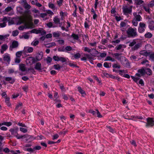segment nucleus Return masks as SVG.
<instances>
[{
  "mask_svg": "<svg viewBox=\"0 0 154 154\" xmlns=\"http://www.w3.org/2000/svg\"><path fill=\"white\" fill-rule=\"evenodd\" d=\"M21 3L22 6L26 10L24 12H20V14L24 16V19L25 20L26 17V15L28 14L29 11V9L30 8L31 6L28 4L26 0H23Z\"/></svg>",
  "mask_w": 154,
  "mask_h": 154,
  "instance_id": "f257e3e1",
  "label": "nucleus"
},
{
  "mask_svg": "<svg viewBox=\"0 0 154 154\" xmlns=\"http://www.w3.org/2000/svg\"><path fill=\"white\" fill-rule=\"evenodd\" d=\"M127 33L128 34V37H134L137 35L136 31V29H134L131 27H130L128 29L127 31Z\"/></svg>",
  "mask_w": 154,
  "mask_h": 154,
  "instance_id": "f03ea898",
  "label": "nucleus"
},
{
  "mask_svg": "<svg viewBox=\"0 0 154 154\" xmlns=\"http://www.w3.org/2000/svg\"><path fill=\"white\" fill-rule=\"evenodd\" d=\"M118 60H120L122 64L125 67L130 66V64L128 60L125 57L120 56L119 58H118Z\"/></svg>",
  "mask_w": 154,
  "mask_h": 154,
  "instance_id": "7ed1b4c3",
  "label": "nucleus"
},
{
  "mask_svg": "<svg viewBox=\"0 0 154 154\" xmlns=\"http://www.w3.org/2000/svg\"><path fill=\"white\" fill-rule=\"evenodd\" d=\"M14 18L9 17H4V19L3 21L8 22V24L9 26H11L14 24Z\"/></svg>",
  "mask_w": 154,
  "mask_h": 154,
  "instance_id": "20e7f679",
  "label": "nucleus"
},
{
  "mask_svg": "<svg viewBox=\"0 0 154 154\" xmlns=\"http://www.w3.org/2000/svg\"><path fill=\"white\" fill-rule=\"evenodd\" d=\"M154 118H148L147 119V122L146 123V126L148 127L149 126L152 127L154 125Z\"/></svg>",
  "mask_w": 154,
  "mask_h": 154,
  "instance_id": "39448f33",
  "label": "nucleus"
},
{
  "mask_svg": "<svg viewBox=\"0 0 154 154\" xmlns=\"http://www.w3.org/2000/svg\"><path fill=\"white\" fill-rule=\"evenodd\" d=\"M18 42L17 41H14L12 42L11 45L10 46V49L11 50H12L13 48H17L18 47Z\"/></svg>",
  "mask_w": 154,
  "mask_h": 154,
  "instance_id": "423d86ee",
  "label": "nucleus"
},
{
  "mask_svg": "<svg viewBox=\"0 0 154 154\" xmlns=\"http://www.w3.org/2000/svg\"><path fill=\"white\" fill-rule=\"evenodd\" d=\"M125 7H127V6H126ZM123 12L124 13V14H130L132 11V8H130L128 9L127 8H125L124 7H123Z\"/></svg>",
  "mask_w": 154,
  "mask_h": 154,
  "instance_id": "0eeeda50",
  "label": "nucleus"
},
{
  "mask_svg": "<svg viewBox=\"0 0 154 154\" xmlns=\"http://www.w3.org/2000/svg\"><path fill=\"white\" fill-rule=\"evenodd\" d=\"M8 46L6 44H5L1 46V48L0 50L1 53L2 54H3L4 51L8 49Z\"/></svg>",
  "mask_w": 154,
  "mask_h": 154,
  "instance_id": "6e6552de",
  "label": "nucleus"
},
{
  "mask_svg": "<svg viewBox=\"0 0 154 154\" xmlns=\"http://www.w3.org/2000/svg\"><path fill=\"white\" fill-rule=\"evenodd\" d=\"M133 15L135 17L136 20L138 21H140L141 20V17L139 14H137V13L134 12L133 13Z\"/></svg>",
  "mask_w": 154,
  "mask_h": 154,
  "instance_id": "1a4fd4ad",
  "label": "nucleus"
},
{
  "mask_svg": "<svg viewBox=\"0 0 154 154\" xmlns=\"http://www.w3.org/2000/svg\"><path fill=\"white\" fill-rule=\"evenodd\" d=\"M3 60L5 61L9 62L10 60V57L9 55L8 54H6L3 57Z\"/></svg>",
  "mask_w": 154,
  "mask_h": 154,
  "instance_id": "9d476101",
  "label": "nucleus"
},
{
  "mask_svg": "<svg viewBox=\"0 0 154 154\" xmlns=\"http://www.w3.org/2000/svg\"><path fill=\"white\" fill-rule=\"evenodd\" d=\"M34 68L38 71L41 70L42 69L41 63L39 62L36 63L35 66Z\"/></svg>",
  "mask_w": 154,
  "mask_h": 154,
  "instance_id": "9b49d317",
  "label": "nucleus"
},
{
  "mask_svg": "<svg viewBox=\"0 0 154 154\" xmlns=\"http://www.w3.org/2000/svg\"><path fill=\"white\" fill-rule=\"evenodd\" d=\"M5 80L9 82L12 84H13L15 81V80L12 79L11 77H6L5 79Z\"/></svg>",
  "mask_w": 154,
  "mask_h": 154,
  "instance_id": "f8f14e48",
  "label": "nucleus"
},
{
  "mask_svg": "<svg viewBox=\"0 0 154 154\" xmlns=\"http://www.w3.org/2000/svg\"><path fill=\"white\" fill-rule=\"evenodd\" d=\"M42 57L43 53L42 52H41L36 56V58L37 59V60L39 61L42 59Z\"/></svg>",
  "mask_w": 154,
  "mask_h": 154,
  "instance_id": "ddd939ff",
  "label": "nucleus"
},
{
  "mask_svg": "<svg viewBox=\"0 0 154 154\" xmlns=\"http://www.w3.org/2000/svg\"><path fill=\"white\" fill-rule=\"evenodd\" d=\"M4 19V17L2 19V21L3 22L2 23H0V27L1 28H3L5 27L7 25V22L3 21Z\"/></svg>",
  "mask_w": 154,
  "mask_h": 154,
  "instance_id": "4468645a",
  "label": "nucleus"
},
{
  "mask_svg": "<svg viewBox=\"0 0 154 154\" xmlns=\"http://www.w3.org/2000/svg\"><path fill=\"white\" fill-rule=\"evenodd\" d=\"M78 91L82 94V96L84 97L83 94H84L85 95H86L85 91H84L80 87H78Z\"/></svg>",
  "mask_w": 154,
  "mask_h": 154,
  "instance_id": "2eb2a0df",
  "label": "nucleus"
},
{
  "mask_svg": "<svg viewBox=\"0 0 154 154\" xmlns=\"http://www.w3.org/2000/svg\"><path fill=\"white\" fill-rule=\"evenodd\" d=\"M91 55H89L88 54H86L85 55V56L87 58H88L89 60H91L92 59H93L94 57H96V55H93L92 54L90 53Z\"/></svg>",
  "mask_w": 154,
  "mask_h": 154,
  "instance_id": "dca6fc26",
  "label": "nucleus"
},
{
  "mask_svg": "<svg viewBox=\"0 0 154 154\" xmlns=\"http://www.w3.org/2000/svg\"><path fill=\"white\" fill-rule=\"evenodd\" d=\"M19 51H18L16 53L17 57L15 60V62L16 63H19Z\"/></svg>",
  "mask_w": 154,
  "mask_h": 154,
  "instance_id": "f3484780",
  "label": "nucleus"
},
{
  "mask_svg": "<svg viewBox=\"0 0 154 154\" xmlns=\"http://www.w3.org/2000/svg\"><path fill=\"white\" fill-rule=\"evenodd\" d=\"M56 44L55 42H52L50 43L47 44L45 45V46L46 48H49L52 47L53 46H55Z\"/></svg>",
  "mask_w": 154,
  "mask_h": 154,
  "instance_id": "a211bd4d",
  "label": "nucleus"
},
{
  "mask_svg": "<svg viewBox=\"0 0 154 154\" xmlns=\"http://www.w3.org/2000/svg\"><path fill=\"white\" fill-rule=\"evenodd\" d=\"M138 72L140 73L141 74L142 76L144 75L146 73V71L144 69H138Z\"/></svg>",
  "mask_w": 154,
  "mask_h": 154,
  "instance_id": "6ab92c4d",
  "label": "nucleus"
},
{
  "mask_svg": "<svg viewBox=\"0 0 154 154\" xmlns=\"http://www.w3.org/2000/svg\"><path fill=\"white\" fill-rule=\"evenodd\" d=\"M10 98L8 97H6L5 98V102L7 105L8 106H11V104L9 102Z\"/></svg>",
  "mask_w": 154,
  "mask_h": 154,
  "instance_id": "aec40b11",
  "label": "nucleus"
},
{
  "mask_svg": "<svg viewBox=\"0 0 154 154\" xmlns=\"http://www.w3.org/2000/svg\"><path fill=\"white\" fill-rule=\"evenodd\" d=\"M31 57H28L26 60V62L27 64H30V65L32 64L31 61Z\"/></svg>",
  "mask_w": 154,
  "mask_h": 154,
  "instance_id": "412c9836",
  "label": "nucleus"
},
{
  "mask_svg": "<svg viewBox=\"0 0 154 154\" xmlns=\"http://www.w3.org/2000/svg\"><path fill=\"white\" fill-rule=\"evenodd\" d=\"M141 45V44L139 43L136 44L133 48H132V50L134 51L140 47Z\"/></svg>",
  "mask_w": 154,
  "mask_h": 154,
  "instance_id": "4be33fe9",
  "label": "nucleus"
},
{
  "mask_svg": "<svg viewBox=\"0 0 154 154\" xmlns=\"http://www.w3.org/2000/svg\"><path fill=\"white\" fill-rule=\"evenodd\" d=\"M20 70H21L22 71H25V67L24 64H20Z\"/></svg>",
  "mask_w": 154,
  "mask_h": 154,
  "instance_id": "5701e85b",
  "label": "nucleus"
},
{
  "mask_svg": "<svg viewBox=\"0 0 154 154\" xmlns=\"http://www.w3.org/2000/svg\"><path fill=\"white\" fill-rule=\"evenodd\" d=\"M12 134L16 136L18 139H19V135L18 134L17 131L15 129Z\"/></svg>",
  "mask_w": 154,
  "mask_h": 154,
  "instance_id": "b1692460",
  "label": "nucleus"
},
{
  "mask_svg": "<svg viewBox=\"0 0 154 154\" xmlns=\"http://www.w3.org/2000/svg\"><path fill=\"white\" fill-rule=\"evenodd\" d=\"M3 125H5L8 127H9L12 125V123L11 122H3Z\"/></svg>",
  "mask_w": 154,
  "mask_h": 154,
  "instance_id": "393cba45",
  "label": "nucleus"
},
{
  "mask_svg": "<svg viewBox=\"0 0 154 154\" xmlns=\"http://www.w3.org/2000/svg\"><path fill=\"white\" fill-rule=\"evenodd\" d=\"M147 71L146 72V73L149 75H152V71L149 68H147L146 69Z\"/></svg>",
  "mask_w": 154,
  "mask_h": 154,
  "instance_id": "a878e982",
  "label": "nucleus"
},
{
  "mask_svg": "<svg viewBox=\"0 0 154 154\" xmlns=\"http://www.w3.org/2000/svg\"><path fill=\"white\" fill-rule=\"evenodd\" d=\"M19 32L17 30L13 31L12 32V35L13 36H16L18 35Z\"/></svg>",
  "mask_w": 154,
  "mask_h": 154,
  "instance_id": "bb28decb",
  "label": "nucleus"
},
{
  "mask_svg": "<svg viewBox=\"0 0 154 154\" xmlns=\"http://www.w3.org/2000/svg\"><path fill=\"white\" fill-rule=\"evenodd\" d=\"M152 35L150 32H148L145 35V36L146 38H150L152 37Z\"/></svg>",
  "mask_w": 154,
  "mask_h": 154,
  "instance_id": "cd10ccee",
  "label": "nucleus"
},
{
  "mask_svg": "<svg viewBox=\"0 0 154 154\" xmlns=\"http://www.w3.org/2000/svg\"><path fill=\"white\" fill-rule=\"evenodd\" d=\"M54 21L55 23L60 24V19L57 17H56L54 18Z\"/></svg>",
  "mask_w": 154,
  "mask_h": 154,
  "instance_id": "c85d7f7f",
  "label": "nucleus"
},
{
  "mask_svg": "<svg viewBox=\"0 0 154 154\" xmlns=\"http://www.w3.org/2000/svg\"><path fill=\"white\" fill-rule=\"evenodd\" d=\"M154 5V0H152L148 5V7H152Z\"/></svg>",
  "mask_w": 154,
  "mask_h": 154,
  "instance_id": "c756f323",
  "label": "nucleus"
},
{
  "mask_svg": "<svg viewBox=\"0 0 154 154\" xmlns=\"http://www.w3.org/2000/svg\"><path fill=\"white\" fill-rule=\"evenodd\" d=\"M109 76L110 78H111L113 79H116L119 81H120V78L119 77L114 76L112 75H109Z\"/></svg>",
  "mask_w": 154,
  "mask_h": 154,
  "instance_id": "7c9ffc66",
  "label": "nucleus"
},
{
  "mask_svg": "<svg viewBox=\"0 0 154 154\" xmlns=\"http://www.w3.org/2000/svg\"><path fill=\"white\" fill-rule=\"evenodd\" d=\"M71 36L73 37L74 39L75 40H78L79 38L77 35L73 33L72 34Z\"/></svg>",
  "mask_w": 154,
  "mask_h": 154,
  "instance_id": "2f4dec72",
  "label": "nucleus"
},
{
  "mask_svg": "<svg viewBox=\"0 0 154 154\" xmlns=\"http://www.w3.org/2000/svg\"><path fill=\"white\" fill-rule=\"evenodd\" d=\"M32 58H31V61H32V64H33L35 63V62L39 61V60H37V59H35L33 57H31Z\"/></svg>",
  "mask_w": 154,
  "mask_h": 154,
  "instance_id": "473e14b6",
  "label": "nucleus"
},
{
  "mask_svg": "<svg viewBox=\"0 0 154 154\" xmlns=\"http://www.w3.org/2000/svg\"><path fill=\"white\" fill-rule=\"evenodd\" d=\"M20 131L24 133L27 132L28 131L26 129L21 127H20Z\"/></svg>",
  "mask_w": 154,
  "mask_h": 154,
  "instance_id": "72a5a7b5",
  "label": "nucleus"
},
{
  "mask_svg": "<svg viewBox=\"0 0 154 154\" xmlns=\"http://www.w3.org/2000/svg\"><path fill=\"white\" fill-rule=\"evenodd\" d=\"M52 58L50 57H48L46 58V60L48 63H50L52 61Z\"/></svg>",
  "mask_w": 154,
  "mask_h": 154,
  "instance_id": "f704fd0d",
  "label": "nucleus"
},
{
  "mask_svg": "<svg viewBox=\"0 0 154 154\" xmlns=\"http://www.w3.org/2000/svg\"><path fill=\"white\" fill-rule=\"evenodd\" d=\"M54 68L57 70H60L61 68L59 64L54 65Z\"/></svg>",
  "mask_w": 154,
  "mask_h": 154,
  "instance_id": "c9c22d12",
  "label": "nucleus"
},
{
  "mask_svg": "<svg viewBox=\"0 0 154 154\" xmlns=\"http://www.w3.org/2000/svg\"><path fill=\"white\" fill-rule=\"evenodd\" d=\"M74 57L75 59H78L80 57L81 54L79 53H77L74 55Z\"/></svg>",
  "mask_w": 154,
  "mask_h": 154,
  "instance_id": "e433bc0d",
  "label": "nucleus"
},
{
  "mask_svg": "<svg viewBox=\"0 0 154 154\" xmlns=\"http://www.w3.org/2000/svg\"><path fill=\"white\" fill-rule=\"evenodd\" d=\"M53 59L55 61H58L60 60V57H59L58 56H53Z\"/></svg>",
  "mask_w": 154,
  "mask_h": 154,
  "instance_id": "4c0bfd02",
  "label": "nucleus"
},
{
  "mask_svg": "<svg viewBox=\"0 0 154 154\" xmlns=\"http://www.w3.org/2000/svg\"><path fill=\"white\" fill-rule=\"evenodd\" d=\"M12 9V8L10 7L9 6L8 7H7L5 9V11L6 12H9L10 11H11Z\"/></svg>",
  "mask_w": 154,
  "mask_h": 154,
  "instance_id": "58836bf2",
  "label": "nucleus"
},
{
  "mask_svg": "<svg viewBox=\"0 0 154 154\" xmlns=\"http://www.w3.org/2000/svg\"><path fill=\"white\" fill-rule=\"evenodd\" d=\"M95 110L97 112V117L98 118H102V116L100 114L98 110L97 109H96Z\"/></svg>",
  "mask_w": 154,
  "mask_h": 154,
  "instance_id": "ea45409f",
  "label": "nucleus"
},
{
  "mask_svg": "<svg viewBox=\"0 0 154 154\" xmlns=\"http://www.w3.org/2000/svg\"><path fill=\"white\" fill-rule=\"evenodd\" d=\"M26 150L27 151H29L32 152H33L34 151L33 149H32L31 148H26Z\"/></svg>",
  "mask_w": 154,
  "mask_h": 154,
  "instance_id": "a19ab883",
  "label": "nucleus"
},
{
  "mask_svg": "<svg viewBox=\"0 0 154 154\" xmlns=\"http://www.w3.org/2000/svg\"><path fill=\"white\" fill-rule=\"evenodd\" d=\"M3 151L5 153H8L10 152V150L8 148H6L3 149Z\"/></svg>",
  "mask_w": 154,
  "mask_h": 154,
  "instance_id": "79ce46f5",
  "label": "nucleus"
},
{
  "mask_svg": "<svg viewBox=\"0 0 154 154\" xmlns=\"http://www.w3.org/2000/svg\"><path fill=\"white\" fill-rule=\"evenodd\" d=\"M137 20H135L134 18V19L132 20L133 24L134 26H136L137 25L138 23L137 22Z\"/></svg>",
  "mask_w": 154,
  "mask_h": 154,
  "instance_id": "37998d69",
  "label": "nucleus"
},
{
  "mask_svg": "<svg viewBox=\"0 0 154 154\" xmlns=\"http://www.w3.org/2000/svg\"><path fill=\"white\" fill-rule=\"evenodd\" d=\"M147 53V51L145 50H143L141 51L140 52V54L141 55H145V53Z\"/></svg>",
  "mask_w": 154,
  "mask_h": 154,
  "instance_id": "c03bdc74",
  "label": "nucleus"
},
{
  "mask_svg": "<svg viewBox=\"0 0 154 154\" xmlns=\"http://www.w3.org/2000/svg\"><path fill=\"white\" fill-rule=\"evenodd\" d=\"M60 60L62 62H64L66 61V59L63 57H60Z\"/></svg>",
  "mask_w": 154,
  "mask_h": 154,
  "instance_id": "a18cd8bd",
  "label": "nucleus"
},
{
  "mask_svg": "<svg viewBox=\"0 0 154 154\" xmlns=\"http://www.w3.org/2000/svg\"><path fill=\"white\" fill-rule=\"evenodd\" d=\"M138 31L140 33H142L143 32H144L145 30V29L143 28H142L141 27H139L138 28Z\"/></svg>",
  "mask_w": 154,
  "mask_h": 154,
  "instance_id": "49530a36",
  "label": "nucleus"
},
{
  "mask_svg": "<svg viewBox=\"0 0 154 154\" xmlns=\"http://www.w3.org/2000/svg\"><path fill=\"white\" fill-rule=\"evenodd\" d=\"M53 36L54 37H58L60 35L59 33H57L56 32H54L53 34Z\"/></svg>",
  "mask_w": 154,
  "mask_h": 154,
  "instance_id": "de8ad7c7",
  "label": "nucleus"
},
{
  "mask_svg": "<svg viewBox=\"0 0 154 154\" xmlns=\"http://www.w3.org/2000/svg\"><path fill=\"white\" fill-rule=\"evenodd\" d=\"M65 49L67 51H70L72 50V48L70 46H67L66 47Z\"/></svg>",
  "mask_w": 154,
  "mask_h": 154,
  "instance_id": "09e8293b",
  "label": "nucleus"
},
{
  "mask_svg": "<svg viewBox=\"0 0 154 154\" xmlns=\"http://www.w3.org/2000/svg\"><path fill=\"white\" fill-rule=\"evenodd\" d=\"M41 146H35V147H34L33 148V149H34H34L39 150L40 149H41Z\"/></svg>",
  "mask_w": 154,
  "mask_h": 154,
  "instance_id": "8fccbe9b",
  "label": "nucleus"
},
{
  "mask_svg": "<svg viewBox=\"0 0 154 154\" xmlns=\"http://www.w3.org/2000/svg\"><path fill=\"white\" fill-rule=\"evenodd\" d=\"M143 2V1L142 0H139L137 1L136 3L137 5H140Z\"/></svg>",
  "mask_w": 154,
  "mask_h": 154,
  "instance_id": "3c124183",
  "label": "nucleus"
},
{
  "mask_svg": "<svg viewBox=\"0 0 154 154\" xmlns=\"http://www.w3.org/2000/svg\"><path fill=\"white\" fill-rule=\"evenodd\" d=\"M52 35L51 34L49 33L47 34L45 36V38H50L52 37Z\"/></svg>",
  "mask_w": 154,
  "mask_h": 154,
  "instance_id": "603ef678",
  "label": "nucleus"
},
{
  "mask_svg": "<svg viewBox=\"0 0 154 154\" xmlns=\"http://www.w3.org/2000/svg\"><path fill=\"white\" fill-rule=\"evenodd\" d=\"M103 66L106 68H109L110 66H109L108 63L107 62H105L103 64Z\"/></svg>",
  "mask_w": 154,
  "mask_h": 154,
  "instance_id": "864d4df0",
  "label": "nucleus"
},
{
  "mask_svg": "<svg viewBox=\"0 0 154 154\" xmlns=\"http://www.w3.org/2000/svg\"><path fill=\"white\" fill-rule=\"evenodd\" d=\"M100 56L101 57H105L106 55V53H100Z\"/></svg>",
  "mask_w": 154,
  "mask_h": 154,
  "instance_id": "5fc2aeb1",
  "label": "nucleus"
},
{
  "mask_svg": "<svg viewBox=\"0 0 154 154\" xmlns=\"http://www.w3.org/2000/svg\"><path fill=\"white\" fill-rule=\"evenodd\" d=\"M33 50V48L32 47H29L27 50V51L29 53L32 52Z\"/></svg>",
  "mask_w": 154,
  "mask_h": 154,
  "instance_id": "6e6d98bb",
  "label": "nucleus"
},
{
  "mask_svg": "<svg viewBox=\"0 0 154 154\" xmlns=\"http://www.w3.org/2000/svg\"><path fill=\"white\" fill-rule=\"evenodd\" d=\"M146 25L145 24L142 23H140V27H141L142 28H143L144 27H145Z\"/></svg>",
  "mask_w": 154,
  "mask_h": 154,
  "instance_id": "4d7b16f0",
  "label": "nucleus"
},
{
  "mask_svg": "<svg viewBox=\"0 0 154 154\" xmlns=\"http://www.w3.org/2000/svg\"><path fill=\"white\" fill-rule=\"evenodd\" d=\"M122 47V45L120 44L118 45V47H116V49L117 50H119L121 49Z\"/></svg>",
  "mask_w": 154,
  "mask_h": 154,
  "instance_id": "13d9d810",
  "label": "nucleus"
},
{
  "mask_svg": "<svg viewBox=\"0 0 154 154\" xmlns=\"http://www.w3.org/2000/svg\"><path fill=\"white\" fill-rule=\"evenodd\" d=\"M59 137V135L57 134H56L54 135L53 136V140H54L57 139Z\"/></svg>",
  "mask_w": 154,
  "mask_h": 154,
  "instance_id": "bf43d9fd",
  "label": "nucleus"
},
{
  "mask_svg": "<svg viewBox=\"0 0 154 154\" xmlns=\"http://www.w3.org/2000/svg\"><path fill=\"white\" fill-rule=\"evenodd\" d=\"M84 50L85 51H88L89 53L91 51V49L86 47L85 48Z\"/></svg>",
  "mask_w": 154,
  "mask_h": 154,
  "instance_id": "052dcab7",
  "label": "nucleus"
},
{
  "mask_svg": "<svg viewBox=\"0 0 154 154\" xmlns=\"http://www.w3.org/2000/svg\"><path fill=\"white\" fill-rule=\"evenodd\" d=\"M41 30H42V32H41V35H44L46 34V31L43 29H42Z\"/></svg>",
  "mask_w": 154,
  "mask_h": 154,
  "instance_id": "680f3d73",
  "label": "nucleus"
},
{
  "mask_svg": "<svg viewBox=\"0 0 154 154\" xmlns=\"http://www.w3.org/2000/svg\"><path fill=\"white\" fill-rule=\"evenodd\" d=\"M136 43V42L134 40L131 42L129 45V46L130 47H132L134 46Z\"/></svg>",
  "mask_w": 154,
  "mask_h": 154,
  "instance_id": "e2e57ef3",
  "label": "nucleus"
},
{
  "mask_svg": "<svg viewBox=\"0 0 154 154\" xmlns=\"http://www.w3.org/2000/svg\"><path fill=\"white\" fill-rule=\"evenodd\" d=\"M46 25L48 27H49V28H51L52 27L53 24L51 22H50L46 24Z\"/></svg>",
  "mask_w": 154,
  "mask_h": 154,
  "instance_id": "0e129e2a",
  "label": "nucleus"
},
{
  "mask_svg": "<svg viewBox=\"0 0 154 154\" xmlns=\"http://www.w3.org/2000/svg\"><path fill=\"white\" fill-rule=\"evenodd\" d=\"M49 7L50 8L53 9L55 8V6L53 4H49Z\"/></svg>",
  "mask_w": 154,
  "mask_h": 154,
  "instance_id": "69168bd1",
  "label": "nucleus"
},
{
  "mask_svg": "<svg viewBox=\"0 0 154 154\" xmlns=\"http://www.w3.org/2000/svg\"><path fill=\"white\" fill-rule=\"evenodd\" d=\"M0 129L2 131H5L7 130L8 128L7 127L5 126H2L1 127Z\"/></svg>",
  "mask_w": 154,
  "mask_h": 154,
  "instance_id": "338daca9",
  "label": "nucleus"
},
{
  "mask_svg": "<svg viewBox=\"0 0 154 154\" xmlns=\"http://www.w3.org/2000/svg\"><path fill=\"white\" fill-rule=\"evenodd\" d=\"M150 58L153 60H154V53L150 54Z\"/></svg>",
  "mask_w": 154,
  "mask_h": 154,
  "instance_id": "774afa93",
  "label": "nucleus"
}]
</instances>
